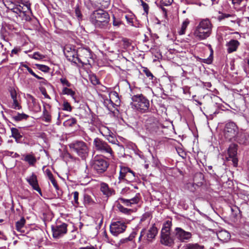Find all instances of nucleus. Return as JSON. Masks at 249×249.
<instances>
[{
    "label": "nucleus",
    "mask_w": 249,
    "mask_h": 249,
    "mask_svg": "<svg viewBox=\"0 0 249 249\" xmlns=\"http://www.w3.org/2000/svg\"><path fill=\"white\" fill-rule=\"evenodd\" d=\"M46 174L47 175V177L50 180L51 179H52L53 178V176L50 170L47 169L46 170Z\"/></svg>",
    "instance_id": "obj_55"
},
{
    "label": "nucleus",
    "mask_w": 249,
    "mask_h": 249,
    "mask_svg": "<svg viewBox=\"0 0 249 249\" xmlns=\"http://www.w3.org/2000/svg\"><path fill=\"white\" fill-rule=\"evenodd\" d=\"M131 107L133 109H144L148 108L149 101L142 94L134 95L132 97Z\"/></svg>",
    "instance_id": "obj_8"
},
{
    "label": "nucleus",
    "mask_w": 249,
    "mask_h": 249,
    "mask_svg": "<svg viewBox=\"0 0 249 249\" xmlns=\"http://www.w3.org/2000/svg\"><path fill=\"white\" fill-rule=\"evenodd\" d=\"M184 249H203L204 247L198 243H189L184 246Z\"/></svg>",
    "instance_id": "obj_30"
},
{
    "label": "nucleus",
    "mask_w": 249,
    "mask_h": 249,
    "mask_svg": "<svg viewBox=\"0 0 249 249\" xmlns=\"http://www.w3.org/2000/svg\"><path fill=\"white\" fill-rule=\"evenodd\" d=\"M232 18V20H231V22H235L236 20H235V16L234 15H231V14H226V13H224V14H222L221 15H220L219 17H218V19L219 20H223L226 18Z\"/></svg>",
    "instance_id": "obj_34"
},
{
    "label": "nucleus",
    "mask_w": 249,
    "mask_h": 249,
    "mask_svg": "<svg viewBox=\"0 0 249 249\" xmlns=\"http://www.w3.org/2000/svg\"><path fill=\"white\" fill-rule=\"evenodd\" d=\"M93 145L96 151L106 155L109 158L114 156V153L110 145L103 140L96 138L93 141Z\"/></svg>",
    "instance_id": "obj_5"
},
{
    "label": "nucleus",
    "mask_w": 249,
    "mask_h": 249,
    "mask_svg": "<svg viewBox=\"0 0 249 249\" xmlns=\"http://www.w3.org/2000/svg\"><path fill=\"white\" fill-rule=\"evenodd\" d=\"M118 201L123 203L126 206H131L129 199H124L123 198H120L118 199Z\"/></svg>",
    "instance_id": "obj_50"
},
{
    "label": "nucleus",
    "mask_w": 249,
    "mask_h": 249,
    "mask_svg": "<svg viewBox=\"0 0 249 249\" xmlns=\"http://www.w3.org/2000/svg\"><path fill=\"white\" fill-rule=\"evenodd\" d=\"M238 127L236 124L232 122L226 124L225 127V136L229 140L235 138L238 132Z\"/></svg>",
    "instance_id": "obj_12"
},
{
    "label": "nucleus",
    "mask_w": 249,
    "mask_h": 249,
    "mask_svg": "<svg viewBox=\"0 0 249 249\" xmlns=\"http://www.w3.org/2000/svg\"><path fill=\"white\" fill-rule=\"evenodd\" d=\"M90 165L97 173L101 174L107 170L109 164L102 157L96 155L90 161Z\"/></svg>",
    "instance_id": "obj_7"
},
{
    "label": "nucleus",
    "mask_w": 249,
    "mask_h": 249,
    "mask_svg": "<svg viewBox=\"0 0 249 249\" xmlns=\"http://www.w3.org/2000/svg\"><path fill=\"white\" fill-rule=\"evenodd\" d=\"M213 27V25L209 19H201L194 29V37L199 41L206 39L211 36Z\"/></svg>",
    "instance_id": "obj_2"
},
{
    "label": "nucleus",
    "mask_w": 249,
    "mask_h": 249,
    "mask_svg": "<svg viewBox=\"0 0 249 249\" xmlns=\"http://www.w3.org/2000/svg\"><path fill=\"white\" fill-rule=\"evenodd\" d=\"M161 125L159 121L154 117H149L145 122V127L150 132L157 131Z\"/></svg>",
    "instance_id": "obj_14"
},
{
    "label": "nucleus",
    "mask_w": 249,
    "mask_h": 249,
    "mask_svg": "<svg viewBox=\"0 0 249 249\" xmlns=\"http://www.w3.org/2000/svg\"><path fill=\"white\" fill-rule=\"evenodd\" d=\"M150 216V214L148 213H145L142 217V218L141 219V221H143L145 220L147 218H148Z\"/></svg>",
    "instance_id": "obj_57"
},
{
    "label": "nucleus",
    "mask_w": 249,
    "mask_h": 249,
    "mask_svg": "<svg viewBox=\"0 0 249 249\" xmlns=\"http://www.w3.org/2000/svg\"><path fill=\"white\" fill-rule=\"evenodd\" d=\"M61 83L63 86H66L67 87H70L71 86V84L68 81L66 78H61L60 79Z\"/></svg>",
    "instance_id": "obj_48"
},
{
    "label": "nucleus",
    "mask_w": 249,
    "mask_h": 249,
    "mask_svg": "<svg viewBox=\"0 0 249 249\" xmlns=\"http://www.w3.org/2000/svg\"><path fill=\"white\" fill-rule=\"evenodd\" d=\"M72 194L73 195V198H74L73 205L75 207H78L79 205V202H78L79 193L77 191H75Z\"/></svg>",
    "instance_id": "obj_43"
},
{
    "label": "nucleus",
    "mask_w": 249,
    "mask_h": 249,
    "mask_svg": "<svg viewBox=\"0 0 249 249\" xmlns=\"http://www.w3.org/2000/svg\"><path fill=\"white\" fill-rule=\"evenodd\" d=\"M12 132V136L14 137L17 141H19L22 138V135H20L19 130L16 128H12L11 129Z\"/></svg>",
    "instance_id": "obj_31"
},
{
    "label": "nucleus",
    "mask_w": 249,
    "mask_h": 249,
    "mask_svg": "<svg viewBox=\"0 0 249 249\" xmlns=\"http://www.w3.org/2000/svg\"><path fill=\"white\" fill-rule=\"evenodd\" d=\"M4 4L9 11L15 14L17 18L19 17L21 20L26 21L30 18L31 4L28 1L18 0L14 2L10 0H6Z\"/></svg>",
    "instance_id": "obj_1"
},
{
    "label": "nucleus",
    "mask_w": 249,
    "mask_h": 249,
    "mask_svg": "<svg viewBox=\"0 0 249 249\" xmlns=\"http://www.w3.org/2000/svg\"><path fill=\"white\" fill-rule=\"evenodd\" d=\"M158 233L157 228L153 225L148 230L146 236L145 237L146 240L149 242H151L152 240L155 238V236Z\"/></svg>",
    "instance_id": "obj_20"
},
{
    "label": "nucleus",
    "mask_w": 249,
    "mask_h": 249,
    "mask_svg": "<svg viewBox=\"0 0 249 249\" xmlns=\"http://www.w3.org/2000/svg\"><path fill=\"white\" fill-rule=\"evenodd\" d=\"M50 181H51L52 183L53 184L54 187L55 188L56 190L59 189V187L57 185V182L55 180V178H52V179H50Z\"/></svg>",
    "instance_id": "obj_53"
},
{
    "label": "nucleus",
    "mask_w": 249,
    "mask_h": 249,
    "mask_svg": "<svg viewBox=\"0 0 249 249\" xmlns=\"http://www.w3.org/2000/svg\"><path fill=\"white\" fill-rule=\"evenodd\" d=\"M78 249H94V247L91 246H87L86 247H81Z\"/></svg>",
    "instance_id": "obj_63"
},
{
    "label": "nucleus",
    "mask_w": 249,
    "mask_h": 249,
    "mask_svg": "<svg viewBox=\"0 0 249 249\" xmlns=\"http://www.w3.org/2000/svg\"><path fill=\"white\" fill-rule=\"evenodd\" d=\"M26 179L28 183L32 187L33 189L38 192L40 195L42 196L41 190L39 186L36 175L33 173L32 175L26 178Z\"/></svg>",
    "instance_id": "obj_15"
},
{
    "label": "nucleus",
    "mask_w": 249,
    "mask_h": 249,
    "mask_svg": "<svg viewBox=\"0 0 249 249\" xmlns=\"http://www.w3.org/2000/svg\"><path fill=\"white\" fill-rule=\"evenodd\" d=\"M143 71L145 74L146 76L149 77L150 79H152L153 78L154 76L153 74L147 68H144L143 70Z\"/></svg>",
    "instance_id": "obj_47"
},
{
    "label": "nucleus",
    "mask_w": 249,
    "mask_h": 249,
    "mask_svg": "<svg viewBox=\"0 0 249 249\" xmlns=\"http://www.w3.org/2000/svg\"><path fill=\"white\" fill-rule=\"evenodd\" d=\"M239 44V42L236 40L232 39L230 40L226 44L228 53H231L236 51Z\"/></svg>",
    "instance_id": "obj_19"
},
{
    "label": "nucleus",
    "mask_w": 249,
    "mask_h": 249,
    "mask_svg": "<svg viewBox=\"0 0 249 249\" xmlns=\"http://www.w3.org/2000/svg\"><path fill=\"white\" fill-rule=\"evenodd\" d=\"M64 53L68 60L75 63H76L77 61L79 63H83L81 59L78 57V51H76L75 50L69 47H66L64 50Z\"/></svg>",
    "instance_id": "obj_13"
},
{
    "label": "nucleus",
    "mask_w": 249,
    "mask_h": 249,
    "mask_svg": "<svg viewBox=\"0 0 249 249\" xmlns=\"http://www.w3.org/2000/svg\"><path fill=\"white\" fill-rule=\"evenodd\" d=\"M84 203L86 206H89L94 204L95 202L91 196L88 194H85L84 196Z\"/></svg>",
    "instance_id": "obj_28"
},
{
    "label": "nucleus",
    "mask_w": 249,
    "mask_h": 249,
    "mask_svg": "<svg viewBox=\"0 0 249 249\" xmlns=\"http://www.w3.org/2000/svg\"><path fill=\"white\" fill-rule=\"evenodd\" d=\"M136 235V233L135 231H133L129 236V237L125 238H123L120 240V242L122 243H124L125 242H127L129 241L132 240V239L135 237Z\"/></svg>",
    "instance_id": "obj_40"
},
{
    "label": "nucleus",
    "mask_w": 249,
    "mask_h": 249,
    "mask_svg": "<svg viewBox=\"0 0 249 249\" xmlns=\"http://www.w3.org/2000/svg\"><path fill=\"white\" fill-rule=\"evenodd\" d=\"M10 94L13 101V107L14 108L18 107V109H19L21 107L19 106L18 100L17 99L16 91L14 89H12L10 91Z\"/></svg>",
    "instance_id": "obj_26"
},
{
    "label": "nucleus",
    "mask_w": 249,
    "mask_h": 249,
    "mask_svg": "<svg viewBox=\"0 0 249 249\" xmlns=\"http://www.w3.org/2000/svg\"><path fill=\"white\" fill-rule=\"evenodd\" d=\"M171 221H167L163 225L160 233V243L165 246L171 247L174 243V239L170 234Z\"/></svg>",
    "instance_id": "obj_4"
},
{
    "label": "nucleus",
    "mask_w": 249,
    "mask_h": 249,
    "mask_svg": "<svg viewBox=\"0 0 249 249\" xmlns=\"http://www.w3.org/2000/svg\"><path fill=\"white\" fill-rule=\"evenodd\" d=\"M31 57L32 58L36 60L42 59L45 57L44 55L40 54L38 52L34 53Z\"/></svg>",
    "instance_id": "obj_44"
},
{
    "label": "nucleus",
    "mask_w": 249,
    "mask_h": 249,
    "mask_svg": "<svg viewBox=\"0 0 249 249\" xmlns=\"http://www.w3.org/2000/svg\"><path fill=\"white\" fill-rule=\"evenodd\" d=\"M91 3L95 6H97L98 4L103 5L104 2L108 3L109 0H89Z\"/></svg>",
    "instance_id": "obj_39"
},
{
    "label": "nucleus",
    "mask_w": 249,
    "mask_h": 249,
    "mask_svg": "<svg viewBox=\"0 0 249 249\" xmlns=\"http://www.w3.org/2000/svg\"><path fill=\"white\" fill-rule=\"evenodd\" d=\"M89 79L90 82L93 85H97L100 84L99 80L94 74H90L89 75Z\"/></svg>",
    "instance_id": "obj_36"
},
{
    "label": "nucleus",
    "mask_w": 249,
    "mask_h": 249,
    "mask_svg": "<svg viewBox=\"0 0 249 249\" xmlns=\"http://www.w3.org/2000/svg\"><path fill=\"white\" fill-rule=\"evenodd\" d=\"M36 66L38 69L43 72H48L50 70L49 67L46 65L41 64H36Z\"/></svg>",
    "instance_id": "obj_42"
},
{
    "label": "nucleus",
    "mask_w": 249,
    "mask_h": 249,
    "mask_svg": "<svg viewBox=\"0 0 249 249\" xmlns=\"http://www.w3.org/2000/svg\"><path fill=\"white\" fill-rule=\"evenodd\" d=\"M25 223V219L22 217L20 220L17 221L16 224V229L18 231H20V230L24 227Z\"/></svg>",
    "instance_id": "obj_37"
},
{
    "label": "nucleus",
    "mask_w": 249,
    "mask_h": 249,
    "mask_svg": "<svg viewBox=\"0 0 249 249\" xmlns=\"http://www.w3.org/2000/svg\"><path fill=\"white\" fill-rule=\"evenodd\" d=\"M27 71L31 74H32L34 77L35 75H36V74L30 68L27 67Z\"/></svg>",
    "instance_id": "obj_59"
},
{
    "label": "nucleus",
    "mask_w": 249,
    "mask_h": 249,
    "mask_svg": "<svg viewBox=\"0 0 249 249\" xmlns=\"http://www.w3.org/2000/svg\"><path fill=\"white\" fill-rule=\"evenodd\" d=\"M122 22L119 19H117L116 18L113 16V25L114 26L119 27L121 24H122Z\"/></svg>",
    "instance_id": "obj_51"
},
{
    "label": "nucleus",
    "mask_w": 249,
    "mask_h": 249,
    "mask_svg": "<svg viewBox=\"0 0 249 249\" xmlns=\"http://www.w3.org/2000/svg\"><path fill=\"white\" fill-rule=\"evenodd\" d=\"M35 77L37 79H41V80H43V81H42V82H43V83H45L46 82V80H45V79H44V78H43L42 77L39 76H38V75H37V74L35 75Z\"/></svg>",
    "instance_id": "obj_62"
},
{
    "label": "nucleus",
    "mask_w": 249,
    "mask_h": 249,
    "mask_svg": "<svg viewBox=\"0 0 249 249\" xmlns=\"http://www.w3.org/2000/svg\"><path fill=\"white\" fill-rule=\"evenodd\" d=\"M140 198L141 196L140 194H137L134 197L131 199H129V200L130 201L131 205H132V204L138 203L140 200Z\"/></svg>",
    "instance_id": "obj_41"
},
{
    "label": "nucleus",
    "mask_w": 249,
    "mask_h": 249,
    "mask_svg": "<svg viewBox=\"0 0 249 249\" xmlns=\"http://www.w3.org/2000/svg\"><path fill=\"white\" fill-rule=\"evenodd\" d=\"M78 57L81 60H86L88 62H89V59H93V54L92 52L89 48H80L78 50Z\"/></svg>",
    "instance_id": "obj_16"
},
{
    "label": "nucleus",
    "mask_w": 249,
    "mask_h": 249,
    "mask_svg": "<svg viewBox=\"0 0 249 249\" xmlns=\"http://www.w3.org/2000/svg\"><path fill=\"white\" fill-rule=\"evenodd\" d=\"M72 152L76 153L82 159H85L89 154V148L87 144L83 141H75L69 144Z\"/></svg>",
    "instance_id": "obj_6"
},
{
    "label": "nucleus",
    "mask_w": 249,
    "mask_h": 249,
    "mask_svg": "<svg viewBox=\"0 0 249 249\" xmlns=\"http://www.w3.org/2000/svg\"><path fill=\"white\" fill-rule=\"evenodd\" d=\"M75 12L76 16L77 17V18H82V14H81L79 8H76L75 10Z\"/></svg>",
    "instance_id": "obj_56"
},
{
    "label": "nucleus",
    "mask_w": 249,
    "mask_h": 249,
    "mask_svg": "<svg viewBox=\"0 0 249 249\" xmlns=\"http://www.w3.org/2000/svg\"><path fill=\"white\" fill-rule=\"evenodd\" d=\"M117 207L119 210L120 212H121L122 213L129 214H130V212H131V210L130 209H128L127 208H124L123 206H122L120 203H118L117 205Z\"/></svg>",
    "instance_id": "obj_38"
},
{
    "label": "nucleus",
    "mask_w": 249,
    "mask_h": 249,
    "mask_svg": "<svg viewBox=\"0 0 249 249\" xmlns=\"http://www.w3.org/2000/svg\"><path fill=\"white\" fill-rule=\"evenodd\" d=\"M142 7H143L145 12L146 14H147L148 12V9H149V6H148V4L146 3H145L143 1H142Z\"/></svg>",
    "instance_id": "obj_54"
},
{
    "label": "nucleus",
    "mask_w": 249,
    "mask_h": 249,
    "mask_svg": "<svg viewBox=\"0 0 249 249\" xmlns=\"http://www.w3.org/2000/svg\"><path fill=\"white\" fill-rule=\"evenodd\" d=\"M126 228L125 222L122 221H117L111 223L110 225V232L114 236H118L124 232Z\"/></svg>",
    "instance_id": "obj_11"
},
{
    "label": "nucleus",
    "mask_w": 249,
    "mask_h": 249,
    "mask_svg": "<svg viewBox=\"0 0 249 249\" xmlns=\"http://www.w3.org/2000/svg\"><path fill=\"white\" fill-rule=\"evenodd\" d=\"M23 160L27 162L31 166H34L36 162V157L31 154H27L24 155V159Z\"/></svg>",
    "instance_id": "obj_24"
},
{
    "label": "nucleus",
    "mask_w": 249,
    "mask_h": 249,
    "mask_svg": "<svg viewBox=\"0 0 249 249\" xmlns=\"http://www.w3.org/2000/svg\"><path fill=\"white\" fill-rule=\"evenodd\" d=\"M217 113H218V112L216 110L211 112L210 110H205V111L203 112V114L206 116V118L210 120H212Z\"/></svg>",
    "instance_id": "obj_32"
},
{
    "label": "nucleus",
    "mask_w": 249,
    "mask_h": 249,
    "mask_svg": "<svg viewBox=\"0 0 249 249\" xmlns=\"http://www.w3.org/2000/svg\"><path fill=\"white\" fill-rule=\"evenodd\" d=\"M11 116L12 119L16 122L26 120L29 117V116L28 115L23 113H13Z\"/></svg>",
    "instance_id": "obj_23"
},
{
    "label": "nucleus",
    "mask_w": 249,
    "mask_h": 249,
    "mask_svg": "<svg viewBox=\"0 0 249 249\" xmlns=\"http://www.w3.org/2000/svg\"><path fill=\"white\" fill-rule=\"evenodd\" d=\"M218 238L224 242L228 241L231 238L230 233L226 230H222L217 233Z\"/></svg>",
    "instance_id": "obj_22"
},
{
    "label": "nucleus",
    "mask_w": 249,
    "mask_h": 249,
    "mask_svg": "<svg viewBox=\"0 0 249 249\" xmlns=\"http://www.w3.org/2000/svg\"><path fill=\"white\" fill-rule=\"evenodd\" d=\"M234 140L240 144L248 145L249 144V134L238 132Z\"/></svg>",
    "instance_id": "obj_17"
},
{
    "label": "nucleus",
    "mask_w": 249,
    "mask_h": 249,
    "mask_svg": "<svg viewBox=\"0 0 249 249\" xmlns=\"http://www.w3.org/2000/svg\"><path fill=\"white\" fill-rule=\"evenodd\" d=\"M44 118L46 122H49L51 119V116L47 110H44L43 111Z\"/></svg>",
    "instance_id": "obj_49"
},
{
    "label": "nucleus",
    "mask_w": 249,
    "mask_h": 249,
    "mask_svg": "<svg viewBox=\"0 0 249 249\" xmlns=\"http://www.w3.org/2000/svg\"><path fill=\"white\" fill-rule=\"evenodd\" d=\"M173 0H158V1L163 6L170 5Z\"/></svg>",
    "instance_id": "obj_45"
},
{
    "label": "nucleus",
    "mask_w": 249,
    "mask_h": 249,
    "mask_svg": "<svg viewBox=\"0 0 249 249\" xmlns=\"http://www.w3.org/2000/svg\"><path fill=\"white\" fill-rule=\"evenodd\" d=\"M63 94L71 96L75 102H76V93L74 91L67 87H64L62 90Z\"/></svg>",
    "instance_id": "obj_25"
},
{
    "label": "nucleus",
    "mask_w": 249,
    "mask_h": 249,
    "mask_svg": "<svg viewBox=\"0 0 249 249\" xmlns=\"http://www.w3.org/2000/svg\"><path fill=\"white\" fill-rule=\"evenodd\" d=\"M174 234L176 238L181 242H188L193 235L191 232L185 231L179 227L175 228Z\"/></svg>",
    "instance_id": "obj_10"
},
{
    "label": "nucleus",
    "mask_w": 249,
    "mask_h": 249,
    "mask_svg": "<svg viewBox=\"0 0 249 249\" xmlns=\"http://www.w3.org/2000/svg\"><path fill=\"white\" fill-rule=\"evenodd\" d=\"M67 224L65 223H56L52 226V231L53 238H59L67 232Z\"/></svg>",
    "instance_id": "obj_9"
},
{
    "label": "nucleus",
    "mask_w": 249,
    "mask_h": 249,
    "mask_svg": "<svg viewBox=\"0 0 249 249\" xmlns=\"http://www.w3.org/2000/svg\"><path fill=\"white\" fill-rule=\"evenodd\" d=\"M108 134L106 135V139L112 144H116V142H118L117 140L115 139L113 136V133L108 130Z\"/></svg>",
    "instance_id": "obj_33"
},
{
    "label": "nucleus",
    "mask_w": 249,
    "mask_h": 249,
    "mask_svg": "<svg viewBox=\"0 0 249 249\" xmlns=\"http://www.w3.org/2000/svg\"><path fill=\"white\" fill-rule=\"evenodd\" d=\"M125 18L126 19L127 23L133 25V19L134 18V15L132 14H128L125 16Z\"/></svg>",
    "instance_id": "obj_46"
},
{
    "label": "nucleus",
    "mask_w": 249,
    "mask_h": 249,
    "mask_svg": "<svg viewBox=\"0 0 249 249\" xmlns=\"http://www.w3.org/2000/svg\"><path fill=\"white\" fill-rule=\"evenodd\" d=\"M0 239L3 240H7V238L6 235H5L3 232H2V234L0 235Z\"/></svg>",
    "instance_id": "obj_60"
},
{
    "label": "nucleus",
    "mask_w": 249,
    "mask_h": 249,
    "mask_svg": "<svg viewBox=\"0 0 249 249\" xmlns=\"http://www.w3.org/2000/svg\"><path fill=\"white\" fill-rule=\"evenodd\" d=\"M135 179V173L130 169L127 175H126V177L125 178L124 180L127 182H131L134 180Z\"/></svg>",
    "instance_id": "obj_35"
},
{
    "label": "nucleus",
    "mask_w": 249,
    "mask_h": 249,
    "mask_svg": "<svg viewBox=\"0 0 249 249\" xmlns=\"http://www.w3.org/2000/svg\"><path fill=\"white\" fill-rule=\"evenodd\" d=\"M204 86L207 87V88H210L212 86V84L210 82H206V83H205Z\"/></svg>",
    "instance_id": "obj_64"
},
{
    "label": "nucleus",
    "mask_w": 249,
    "mask_h": 249,
    "mask_svg": "<svg viewBox=\"0 0 249 249\" xmlns=\"http://www.w3.org/2000/svg\"><path fill=\"white\" fill-rule=\"evenodd\" d=\"M130 169L128 167H121L120 171V176L119 177V179L120 181L123 180H124L125 178L126 177V175L129 171Z\"/></svg>",
    "instance_id": "obj_27"
},
{
    "label": "nucleus",
    "mask_w": 249,
    "mask_h": 249,
    "mask_svg": "<svg viewBox=\"0 0 249 249\" xmlns=\"http://www.w3.org/2000/svg\"><path fill=\"white\" fill-rule=\"evenodd\" d=\"M100 190L107 197H109L114 194L113 190L109 188L106 183H101Z\"/></svg>",
    "instance_id": "obj_21"
},
{
    "label": "nucleus",
    "mask_w": 249,
    "mask_h": 249,
    "mask_svg": "<svg viewBox=\"0 0 249 249\" xmlns=\"http://www.w3.org/2000/svg\"><path fill=\"white\" fill-rule=\"evenodd\" d=\"M237 145L236 144H231L230 145L228 151L229 156L230 158H231L232 159V160L233 165L235 166H236L238 164V160L236 158L237 149Z\"/></svg>",
    "instance_id": "obj_18"
},
{
    "label": "nucleus",
    "mask_w": 249,
    "mask_h": 249,
    "mask_svg": "<svg viewBox=\"0 0 249 249\" xmlns=\"http://www.w3.org/2000/svg\"><path fill=\"white\" fill-rule=\"evenodd\" d=\"M19 50L18 48H14L12 50L11 53L13 54H17L19 52Z\"/></svg>",
    "instance_id": "obj_61"
},
{
    "label": "nucleus",
    "mask_w": 249,
    "mask_h": 249,
    "mask_svg": "<svg viewBox=\"0 0 249 249\" xmlns=\"http://www.w3.org/2000/svg\"><path fill=\"white\" fill-rule=\"evenodd\" d=\"M190 23V21L188 19H186L182 23L181 26L179 30L178 31V34L180 35L185 34V31L187 26Z\"/></svg>",
    "instance_id": "obj_29"
},
{
    "label": "nucleus",
    "mask_w": 249,
    "mask_h": 249,
    "mask_svg": "<svg viewBox=\"0 0 249 249\" xmlns=\"http://www.w3.org/2000/svg\"><path fill=\"white\" fill-rule=\"evenodd\" d=\"M64 109H71L70 104L68 102H65L64 103Z\"/></svg>",
    "instance_id": "obj_58"
},
{
    "label": "nucleus",
    "mask_w": 249,
    "mask_h": 249,
    "mask_svg": "<svg viewBox=\"0 0 249 249\" xmlns=\"http://www.w3.org/2000/svg\"><path fill=\"white\" fill-rule=\"evenodd\" d=\"M212 54L213 52H212L211 54H210L209 57H208L207 58L204 59L203 60V62L208 64H211L213 60V58L212 56Z\"/></svg>",
    "instance_id": "obj_52"
},
{
    "label": "nucleus",
    "mask_w": 249,
    "mask_h": 249,
    "mask_svg": "<svg viewBox=\"0 0 249 249\" xmlns=\"http://www.w3.org/2000/svg\"><path fill=\"white\" fill-rule=\"evenodd\" d=\"M109 20L108 13L101 9L94 11L89 17L90 22L96 28L106 29Z\"/></svg>",
    "instance_id": "obj_3"
}]
</instances>
